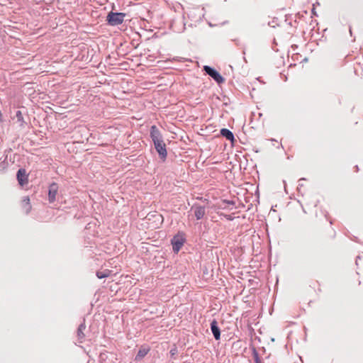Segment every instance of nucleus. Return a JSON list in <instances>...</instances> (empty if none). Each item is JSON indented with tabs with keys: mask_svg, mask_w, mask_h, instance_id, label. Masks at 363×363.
I'll return each mask as SVG.
<instances>
[{
	"mask_svg": "<svg viewBox=\"0 0 363 363\" xmlns=\"http://www.w3.org/2000/svg\"><path fill=\"white\" fill-rule=\"evenodd\" d=\"M125 14L123 13L111 12L107 16V21L111 26H118L123 22Z\"/></svg>",
	"mask_w": 363,
	"mask_h": 363,
	"instance_id": "obj_1",
	"label": "nucleus"
},
{
	"mask_svg": "<svg viewBox=\"0 0 363 363\" xmlns=\"http://www.w3.org/2000/svg\"><path fill=\"white\" fill-rule=\"evenodd\" d=\"M185 242V236L184 233H179L172 240L173 251L177 253Z\"/></svg>",
	"mask_w": 363,
	"mask_h": 363,
	"instance_id": "obj_2",
	"label": "nucleus"
},
{
	"mask_svg": "<svg viewBox=\"0 0 363 363\" xmlns=\"http://www.w3.org/2000/svg\"><path fill=\"white\" fill-rule=\"evenodd\" d=\"M204 71L211 76L217 83L220 84L224 82L223 77L214 69L209 66L203 67Z\"/></svg>",
	"mask_w": 363,
	"mask_h": 363,
	"instance_id": "obj_3",
	"label": "nucleus"
},
{
	"mask_svg": "<svg viewBox=\"0 0 363 363\" xmlns=\"http://www.w3.org/2000/svg\"><path fill=\"white\" fill-rule=\"evenodd\" d=\"M150 351V347L147 345H143L140 347L134 360L135 362H140Z\"/></svg>",
	"mask_w": 363,
	"mask_h": 363,
	"instance_id": "obj_4",
	"label": "nucleus"
},
{
	"mask_svg": "<svg viewBox=\"0 0 363 363\" xmlns=\"http://www.w3.org/2000/svg\"><path fill=\"white\" fill-rule=\"evenodd\" d=\"M150 138L154 144L163 141L162 135L155 125H152L150 128Z\"/></svg>",
	"mask_w": 363,
	"mask_h": 363,
	"instance_id": "obj_5",
	"label": "nucleus"
},
{
	"mask_svg": "<svg viewBox=\"0 0 363 363\" xmlns=\"http://www.w3.org/2000/svg\"><path fill=\"white\" fill-rule=\"evenodd\" d=\"M154 145L160 158L164 160L167 157V150L164 141L155 143Z\"/></svg>",
	"mask_w": 363,
	"mask_h": 363,
	"instance_id": "obj_6",
	"label": "nucleus"
},
{
	"mask_svg": "<svg viewBox=\"0 0 363 363\" xmlns=\"http://www.w3.org/2000/svg\"><path fill=\"white\" fill-rule=\"evenodd\" d=\"M58 186L57 184L52 183L50 185L48 190V199L50 203H52L55 201Z\"/></svg>",
	"mask_w": 363,
	"mask_h": 363,
	"instance_id": "obj_7",
	"label": "nucleus"
},
{
	"mask_svg": "<svg viewBox=\"0 0 363 363\" xmlns=\"http://www.w3.org/2000/svg\"><path fill=\"white\" fill-rule=\"evenodd\" d=\"M211 332L213 333V335L214 338L216 340H220V328L218 326V322L216 321V319H213V320L211 323Z\"/></svg>",
	"mask_w": 363,
	"mask_h": 363,
	"instance_id": "obj_8",
	"label": "nucleus"
},
{
	"mask_svg": "<svg viewBox=\"0 0 363 363\" xmlns=\"http://www.w3.org/2000/svg\"><path fill=\"white\" fill-rule=\"evenodd\" d=\"M17 179L21 186H23L28 182L25 169H20L17 172Z\"/></svg>",
	"mask_w": 363,
	"mask_h": 363,
	"instance_id": "obj_9",
	"label": "nucleus"
},
{
	"mask_svg": "<svg viewBox=\"0 0 363 363\" xmlns=\"http://www.w3.org/2000/svg\"><path fill=\"white\" fill-rule=\"evenodd\" d=\"M194 212V215L197 220L201 219L205 215V208L201 206H194L192 208Z\"/></svg>",
	"mask_w": 363,
	"mask_h": 363,
	"instance_id": "obj_10",
	"label": "nucleus"
},
{
	"mask_svg": "<svg viewBox=\"0 0 363 363\" xmlns=\"http://www.w3.org/2000/svg\"><path fill=\"white\" fill-rule=\"evenodd\" d=\"M14 118L16 119V123H18V126L21 128H23L25 127V121L23 119V115H22V113L21 111H17L16 112V115L14 116Z\"/></svg>",
	"mask_w": 363,
	"mask_h": 363,
	"instance_id": "obj_11",
	"label": "nucleus"
},
{
	"mask_svg": "<svg viewBox=\"0 0 363 363\" xmlns=\"http://www.w3.org/2000/svg\"><path fill=\"white\" fill-rule=\"evenodd\" d=\"M85 330H86V325L84 324V323H81L79 325L78 329H77V337H78L79 340L81 342H82V340L85 337V333H84Z\"/></svg>",
	"mask_w": 363,
	"mask_h": 363,
	"instance_id": "obj_12",
	"label": "nucleus"
},
{
	"mask_svg": "<svg viewBox=\"0 0 363 363\" xmlns=\"http://www.w3.org/2000/svg\"><path fill=\"white\" fill-rule=\"evenodd\" d=\"M220 135L230 141H233L234 140V135L233 133L228 129L222 128L220 130Z\"/></svg>",
	"mask_w": 363,
	"mask_h": 363,
	"instance_id": "obj_13",
	"label": "nucleus"
},
{
	"mask_svg": "<svg viewBox=\"0 0 363 363\" xmlns=\"http://www.w3.org/2000/svg\"><path fill=\"white\" fill-rule=\"evenodd\" d=\"M22 206L24 209L26 213H28L31 210V206L30 204V199L28 197L26 196L22 200Z\"/></svg>",
	"mask_w": 363,
	"mask_h": 363,
	"instance_id": "obj_14",
	"label": "nucleus"
},
{
	"mask_svg": "<svg viewBox=\"0 0 363 363\" xmlns=\"http://www.w3.org/2000/svg\"><path fill=\"white\" fill-rule=\"evenodd\" d=\"M110 274L109 270H104V272H97L96 276L99 279L108 277Z\"/></svg>",
	"mask_w": 363,
	"mask_h": 363,
	"instance_id": "obj_15",
	"label": "nucleus"
},
{
	"mask_svg": "<svg viewBox=\"0 0 363 363\" xmlns=\"http://www.w3.org/2000/svg\"><path fill=\"white\" fill-rule=\"evenodd\" d=\"M252 355H253L254 360L260 359L259 357L258 352H257V350L255 348L253 349Z\"/></svg>",
	"mask_w": 363,
	"mask_h": 363,
	"instance_id": "obj_16",
	"label": "nucleus"
},
{
	"mask_svg": "<svg viewBox=\"0 0 363 363\" xmlns=\"http://www.w3.org/2000/svg\"><path fill=\"white\" fill-rule=\"evenodd\" d=\"M255 363H262L260 359H257V360H255Z\"/></svg>",
	"mask_w": 363,
	"mask_h": 363,
	"instance_id": "obj_17",
	"label": "nucleus"
}]
</instances>
